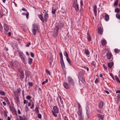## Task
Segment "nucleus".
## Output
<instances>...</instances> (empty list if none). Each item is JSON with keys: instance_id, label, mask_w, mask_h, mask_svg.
Returning <instances> with one entry per match:
<instances>
[{"instance_id": "obj_1", "label": "nucleus", "mask_w": 120, "mask_h": 120, "mask_svg": "<svg viewBox=\"0 0 120 120\" xmlns=\"http://www.w3.org/2000/svg\"><path fill=\"white\" fill-rule=\"evenodd\" d=\"M39 28V26L38 24H33L32 30V34L34 35H36V32L38 30Z\"/></svg>"}, {"instance_id": "obj_2", "label": "nucleus", "mask_w": 120, "mask_h": 120, "mask_svg": "<svg viewBox=\"0 0 120 120\" xmlns=\"http://www.w3.org/2000/svg\"><path fill=\"white\" fill-rule=\"evenodd\" d=\"M19 56L23 63L25 64H26L27 63L26 57L24 54L22 52H20L19 53Z\"/></svg>"}, {"instance_id": "obj_3", "label": "nucleus", "mask_w": 120, "mask_h": 120, "mask_svg": "<svg viewBox=\"0 0 120 120\" xmlns=\"http://www.w3.org/2000/svg\"><path fill=\"white\" fill-rule=\"evenodd\" d=\"M67 80L70 85H74L75 82L72 78L70 76H68L67 78Z\"/></svg>"}, {"instance_id": "obj_4", "label": "nucleus", "mask_w": 120, "mask_h": 120, "mask_svg": "<svg viewBox=\"0 0 120 120\" xmlns=\"http://www.w3.org/2000/svg\"><path fill=\"white\" fill-rule=\"evenodd\" d=\"M83 73L81 71L79 73L78 78L82 83H83L84 81V78L83 77Z\"/></svg>"}, {"instance_id": "obj_5", "label": "nucleus", "mask_w": 120, "mask_h": 120, "mask_svg": "<svg viewBox=\"0 0 120 120\" xmlns=\"http://www.w3.org/2000/svg\"><path fill=\"white\" fill-rule=\"evenodd\" d=\"M106 56L107 57L108 59L110 61L112 60L113 59V56L111 53L110 52H108L106 54Z\"/></svg>"}, {"instance_id": "obj_6", "label": "nucleus", "mask_w": 120, "mask_h": 120, "mask_svg": "<svg viewBox=\"0 0 120 120\" xmlns=\"http://www.w3.org/2000/svg\"><path fill=\"white\" fill-rule=\"evenodd\" d=\"M73 7L75 8L76 11H78L79 10V5L78 4L77 2L76 1H74V2Z\"/></svg>"}, {"instance_id": "obj_7", "label": "nucleus", "mask_w": 120, "mask_h": 120, "mask_svg": "<svg viewBox=\"0 0 120 120\" xmlns=\"http://www.w3.org/2000/svg\"><path fill=\"white\" fill-rule=\"evenodd\" d=\"M58 26H56L54 29L53 34V35L54 36V37H56L57 36L58 33Z\"/></svg>"}, {"instance_id": "obj_8", "label": "nucleus", "mask_w": 120, "mask_h": 120, "mask_svg": "<svg viewBox=\"0 0 120 120\" xmlns=\"http://www.w3.org/2000/svg\"><path fill=\"white\" fill-rule=\"evenodd\" d=\"M86 113L88 119H89L90 117V109L88 106H87L86 107Z\"/></svg>"}, {"instance_id": "obj_9", "label": "nucleus", "mask_w": 120, "mask_h": 120, "mask_svg": "<svg viewBox=\"0 0 120 120\" xmlns=\"http://www.w3.org/2000/svg\"><path fill=\"white\" fill-rule=\"evenodd\" d=\"M63 23L61 22H59L58 25V26H58V30L59 29H60L62 27H63Z\"/></svg>"}, {"instance_id": "obj_10", "label": "nucleus", "mask_w": 120, "mask_h": 120, "mask_svg": "<svg viewBox=\"0 0 120 120\" xmlns=\"http://www.w3.org/2000/svg\"><path fill=\"white\" fill-rule=\"evenodd\" d=\"M53 111L55 113H58L59 112V109L56 106H54L53 108Z\"/></svg>"}, {"instance_id": "obj_11", "label": "nucleus", "mask_w": 120, "mask_h": 120, "mask_svg": "<svg viewBox=\"0 0 120 120\" xmlns=\"http://www.w3.org/2000/svg\"><path fill=\"white\" fill-rule=\"evenodd\" d=\"M48 17V14L46 12L44 14V17L45 21V22H46L47 21V18Z\"/></svg>"}, {"instance_id": "obj_12", "label": "nucleus", "mask_w": 120, "mask_h": 120, "mask_svg": "<svg viewBox=\"0 0 120 120\" xmlns=\"http://www.w3.org/2000/svg\"><path fill=\"white\" fill-rule=\"evenodd\" d=\"M20 77L21 80H22L24 77V74L23 71H22L20 72Z\"/></svg>"}, {"instance_id": "obj_13", "label": "nucleus", "mask_w": 120, "mask_h": 120, "mask_svg": "<svg viewBox=\"0 0 120 120\" xmlns=\"http://www.w3.org/2000/svg\"><path fill=\"white\" fill-rule=\"evenodd\" d=\"M4 28L5 31L7 32H8V31L9 30V27L8 25L5 23L4 24Z\"/></svg>"}, {"instance_id": "obj_14", "label": "nucleus", "mask_w": 120, "mask_h": 120, "mask_svg": "<svg viewBox=\"0 0 120 120\" xmlns=\"http://www.w3.org/2000/svg\"><path fill=\"white\" fill-rule=\"evenodd\" d=\"M104 13L105 14V20L106 21H108L109 19V16L106 13Z\"/></svg>"}, {"instance_id": "obj_15", "label": "nucleus", "mask_w": 120, "mask_h": 120, "mask_svg": "<svg viewBox=\"0 0 120 120\" xmlns=\"http://www.w3.org/2000/svg\"><path fill=\"white\" fill-rule=\"evenodd\" d=\"M98 33L100 35L102 34L103 31L101 27H99L98 28Z\"/></svg>"}, {"instance_id": "obj_16", "label": "nucleus", "mask_w": 120, "mask_h": 120, "mask_svg": "<svg viewBox=\"0 0 120 120\" xmlns=\"http://www.w3.org/2000/svg\"><path fill=\"white\" fill-rule=\"evenodd\" d=\"M64 87L66 89H68L70 88V86L68 84L65 82H64L63 84Z\"/></svg>"}, {"instance_id": "obj_17", "label": "nucleus", "mask_w": 120, "mask_h": 120, "mask_svg": "<svg viewBox=\"0 0 120 120\" xmlns=\"http://www.w3.org/2000/svg\"><path fill=\"white\" fill-rule=\"evenodd\" d=\"M101 43L102 45L104 46L106 44L107 41L105 39H103L101 41Z\"/></svg>"}, {"instance_id": "obj_18", "label": "nucleus", "mask_w": 120, "mask_h": 120, "mask_svg": "<svg viewBox=\"0 0 120 120\" xmlns=\"http://www.w3.org/2000/svg\"><path fill=\"white\" fill-rule=\"evenodd\" d=\"M93 11L95 15L97 14V7L95 5L93 7Z\"/></svg>"}, {"instance_id": "obj_19", "label": "nucleus", "mask_w": 120, "mask_h": 120, "mask_svg": "<svg viewBox=\"0 0 120 120\" xmlns=\"http://www.w3.org/2000/svg\"><path fill=\"white\" fill-rule=\"evenodd\" d=\"M39 106L38 105H37L35 109V111L37 113H39Z\"/></svg>"}, {"instance_id": "obj_20", "label": "nucleus", "mask_w": 120, "mask_h": 120, "mask_svg": "<svg viewBox=\"0 0 120 120\" xmlns=\"http://www.w3.org/2000/svg\"><path fill=\"white\" fill-rule=\"evenodd\" d=\"M38 16L42 22H44V18L41 15H38Z\"/></svg>"}, {"instance_id": "obj_21", "label": "nucleus", "mask_w": 120, "mask_h": 120, "mask_svg": "<svg viewBox=\"0 0 120 120\" xmlns=\"http://www.w3.org/2000/svg\"><path fill=\"white\" fill-rule=\"evenodd\" d=\"M60 62L62 67L63 68H65V66L63 59L60 60Z\"/></svg>"}, {"instance_id": "obj_22", "label": "nucleus", "mask_w": 120, "mask_h": 120, "mask_svg": "<svg viewBox=\"0 0 120 120\" xmlns=\"http://www.w3.org/2000/svg\"><path fill=\"white\" fill-rule=\"evenodd\" d=\"M114 63L113 62H110L108 63V65L110 68H111L112 66L113 65Z\"/></svg>"}, {"instance_id": "obj_23", "label": "nucleus", "mask_w": 120, "mask_h": 120, "mask_svg": "<svg viewBox=\"0 0 120 120\" xmlns=\"http://www.w3.org/2000/svg\"><path fill=\"white\" fill-rule=\"evenodd\" d=\"M103 102L101 101L98 104V107L100 109H101L103 106Z\"/></svg>"}, {"instance_id": "obj_24", "label": "nucleus", "mask_w": 120, "mask_h": 120, "mask_svg": "<svg viewBox=\"0 0 120 120\" xmlns=\"http://www.w3.org/2000/svg\"><path fill=\"white\" fill-rule=\"evenodd\" d=\"M10 109L11 111L15 112H16V110L14 108L13 106H10Z\"/></svg>"}, {"instance_id": "obj_25", "label": "nucleus", "mask_w": 120, "mask_h": 120, "mask_svg": "<svg viewBox=\"0 0 120 120\" xmlns=\"http://www.w3.org/2000/svg\"><path fill=\"white\" fill-rule=\"evenodd\" d=\"M97 116L98 118H99L101 120H103V116L100 114H97Z\"/></svg>"}, {"instance_id": "obj_26", "label": "nucleus", "mask_w": 120, "mask_h": 120, "mask_svg": "<svg viewBox=\"0 0 120 120\" xmlns=\"http://www.w3.org/2000/svg\"><path fill=\"white\" fill-rule=\"evenodd\" d=\"M33 60V59L30 58H29L28 59V63L29 64H31Z\"/></svg>"}, {"instance_id": "obj_27", "label": "nucleus", "mask_w": 120, "mask_h": 120, "mask_svg": "<svg viewBox=\"0 0 120 120\" xmlns=\"http://www.w3.org/2000/svg\"><path fill=\"white\" fill-rule=\"evenodd\" d=\"M82 109H79L78 111L77 112V113L80 116L82 115Z\"/></svg>"}, {"instance_id": "obj_28", "label": "nucleus", "mask_w": 120, "mask_h": 120, "mask_svg": "<svg viewBox=\"0 0 120 120\" xmlns=\"http://www.w3.org/2000/svg\"><path fill=\"white\" fill-rule=\"evenodd\" d=\"M87 38L88 40L89 41H91V38L90 35L88 33H87Z\"/></svg>"}, {"instance_id": "obj_29", "label": "nucleus", "mask_w": 120, "mask_h": 120, "mask_svg": "<svg viewBox=\"0 0 120 120\" xmlns=\"http://www.w3.org/2000/svg\"><path fill=\"white\" fill-rule=\"evenodd\" d=\"M67 60L70 65H72L71 61L70 60V59L68 58H67Z\"/></svg>"}, {"instance_id": "obj_30", "label": "nucleus", "mask_w": 120, "mask_h": 120, "mask_svg": "<svg viewBox=\"0 0 120 120\" xmlns=\"http://www.w3.org/2000/svg\"><path fill=\"white\" fill-rule=\"evenodd\" d=\"M85 53L87 55H89L90 54V52L87 49H86L85 51Z\"/></svg>"}, {"instance_id": "obj_31", "label": "nucleus", "mask_w": 120, "mask_h": 120, "mask_svg": "<svg viewBox=\"0 0 120 120\" xmlns=\"http://www.w3.org/2000/svg\"><path fill=\"white\" fill-rule=\"evenodd\" d=\"M91 64L94 67H96V63L94 61H92Z\"/></svg>"}, {"instance_id": "obj_32", "label": "nucleus", "mask_w": 120, "mask_h": 120, "mask_svg": "<svg viewBox=\"0 0 120 120\" xmlns=\"http://www.w3.org/2000/svg\"><path fill=\"white\" fill-rule=\"evenodd\" d=\"M119 0H116V1H115L114 4V5L115 6H116L118 4Z\"/></svg>"}, {"instance_id": "obj_33", "label": "nucleus", "mask_w": 120, "mask_h": 120, "mask_svg": "<svg viewBox=\"0 0 120 120\" xmlns=\"http://www.w3.org/2000/svg\"><path fill=\"white\" fill-rule=\"evenodd\" d=\"M115 77L116 79V81H117V82L119 83H120V81L118 77L116 76H115Z\"/></svg>"}, {"instance_id": "obj_34", "label": "nucleus", "mask_w": 120, "mask_h": 120, "mask_svg": "<svg viewBox=\"0 0 120 120\" xmlns=\"http://www.w3.org/2000/svg\"><path fill=\"white\" fill-rule=\"evenodd\" d=\"M15 101L17 103H18L19 102V99L18 97H16L15 99Z\"/></svg>"}, {"instance_id": "obj_35", "label": "nucleus", "mask_w": 120, "mask_h": 120, "mask_svg": "<svg viewBox=\"0 0 120 120\" xmlns=\"http://www.w3.org/2000/svg\"><path fill=\"white\" fill-rule=\"evenodd\" d=\"M120 11V9L118 8H117L115 9V12L118 13H119Z\"/></svg>"}, {"instance_id": "obj_36", "label": "nucleus", "mask_w": 120, "mask_h": 120, "mask_svg": "<svg viewBox=\"0 0 120 120\" xmlns=\"http://www.w3.org/2000/svg\"><path fill=\"white\" fill-rule=\"evenodd\" d=\"M64 54L65 56H66L67 58H68V53H67L66 51H65L64 52Z\"/></svg>"}, {"instance_id": "obj_37", "label": "nucleus", "mask_w": 120, "mask_h": 120, "mask_svg": "<svg viewBox=\"0 0 120 120\" xmlns=\"http://www.w3.org/2000/svg\"><path fill=\"white\" fill-rule=\"evenodd\" d=\"M0 94H1L3 95H4L5 94V93L4 91H2L0 90Z\"/></svg>"}, {"instance_id": "obj_38", "label": "nucleus", "mask_w": 120, "mask_h": 120, "mask_svg": "<svg viewBox=\"0 0 120 120\" xmlns=\"http://www.w3.org/2000/svg\"><path fill=\"white\" fill-rule=\"evenodd\" d=\"M116 17L119 20H120V14H116Z\"/></svg>"}, {"instance_id": "obj_39", "label": "nucleus", "mask_w": 120, "mask_h": 120, "mask_svg": "<svg viewBox=\"0 0 120 120\" xmlns=\"http://www.w3.org/2000/svg\"><path fill=\"white\" fill-rule=\"evenodd\" d=\"M114 50L116 53H118L120 52V50L117 49H115Z\"/></svg>"}, {"instance_id": "obj_40", "label": "nucleus", "mask_w": 120, "mask_h": 120, "mask_svg": "<svg viewBox=\"0 0 120 120\" xmlns=\"http://www.w3.org/2000/svg\"><path fill=\"white\" fill-rule=\"evenodd\" d=\"M48 81V80L47 79H46L45 81H44L42 83V84L43 85L47 83Z\"/></svg>"}, {"instance_id": "obj_41", "label": "nucleus", "mask_w": 120, "mask_h": 120, "mask_svg": "<svg viewBox=\"0 0 120 120\" xmlns=\"http://www.w3.org/2000/svg\"><path fill=\"white\" fill-rule=\"evenodd\" d=\"M59 55L60 57L61 58V60H63V56L62 52H61L59 53Z\"/></svg>"}, {"instance_id": "obj_42", "label": "nucleus", "mask_w": 120, "mask_h": 120, "mask_svg": "<svg viewBox=\"0 0 120 120\" xmlns=\"http://www.w3.org/2000/svg\"><path fill=\"white\" fill-rule=\"evenodd\" d=\"M17 70L19 72H21L22 71H23L22 70L21 68L19 67L18 68H17Z\"/></svg>"}, {"instance_id": "obj_43", "label": "nucleus", "mask_w": 120, "mask_h": 120, "mask_svg": "<svg viewBox=\"0 0 120 120\" xmlns=\"http://www.w3.org/2000/svg\"><path fill=\"white\" fill-rule=\"evenodd\" d=\"M32 98V97L29 95H27L26 97V98L28 100H30Z\"/></svg>"}, {"instance_id": "obj_44", "label": "nucleus", "mask_w": 120, "mask_h": 120, "mask_svg": "<svg viewBox=\"0 0 120 120\" xmlns=\"http://www.w3.org/2000/svg\"><path fill=\"white\" fill-rule=\"evenodd\" d=\"M25 109L26 111H28L29 110V109L28 107H27V105H26V106L25 107Z\"/></svg>"}, {"instance_id": "obj_45", "label": "nucleus", "mask_w": 120, "mask_h": 120, "mask_svg": "<svg viewBox=\"0 0 120 120\" xmlns=\"http://www.w3.org/2000/svg\"><path fill=\"white\" fill-rule=\"evenodd\" d=\"M80 4L81 7V8H82V7L83 6V1L82 0H80Z\"/></svg>"}, {"instance_id": "obj_46", "label": "nucleus", "mask_w": 120, "mask_h": 120, "mask_svg": "<svg viewBox=\"0 0 120 120\" xmlns=\"http://www.w3.org/2000/svg\"><path fill=\"white\" fill-rule=\"evenodd\" d=\"M52 112L53 113V115L55 117H56L57 116V115L56 114V113H55V112H54L53 110H52Z\"/></svg>"}, {"instance_id": "obj_47", "label": "nucleus", "mask_w": 120, "mask_h": 120, "mask_svg": "<svg viewBox=\"0 0 120 120\" xmlns=\"http://www.w3.org/2000/svg\"><path fill=\"white\" fill-rule=\"evenodd\" d=\"M45 71L47 74H48L49 75H50V72L47 69H46Z\"/></svg>"}, {"instance_id": "obj_48", "label": "nucleus", "mask_w": 120, "mask_h": 120, "mask_svg": "<svg viewBox=\"0 0 120 120\" xmlns=\"http://www.w3.org/2000/svg\"><path fill=\"white\" fill-rule=\"evenodd\" d=\"M56 11V9H52V13L53 14H55Z\"/></svg>"}, {"instance_id": "obj_49", "label": "nucleus", "mask_w": 120, "mask_h": 120, "mask_svg": "<svg viewBox=\"0 0 120 120\" xmlns=\"http://www.w3.org/2000/svg\"><path fill=\"white\" fill-rule=\"evenodd\" d=\"M80 120H84V117L82 115H80Z\"/></svg>"}, {"instance_id": "obj_50", "label": "nucleus", "mask_w": 120, "mask_h": 120, "mask_svg": "<svg viewBox=\"0 0 120 120\" xmlns=\"http://www.w3.org/2000/svg\"><path fill=\"white\" fill-rule=\"evenodd\" d=\"M30 42H28L27 44L26 45V46L27 47H28L29 45H30Z\"/></svg>"}, {"instance_id": "obj_51", "label": "nucleus", "mask_w": 120, "mask_h": 120, "mask_svg": "<svg viewBox=\"0 0 120 120\" xmlns=\"http://www.w3.org/2000/svg\"><path fill=\"white\" fill-rule=\"evenodd\" d=\"M38 114V117L39 118H41V114Z\"/></svg>"}, {"instance_id": "obj_52", "label": "nucleus", "mask_w": 120, "mask_h": 120, "mask_svg": "<svg viewBox=\"0 0 120 120\" xmlns=\"http://www.w3.org/2000/svg\"><path fill=\"white\" fill-rule=\"evenodd\" d=\"M78 105L79 109H82L81 105L80 104L78 103Z\"/></svg>"}, {"instance_id": "obj_53", "label": "nucleus", "mask_w": 120, "mask_h": 120, "mask_svg": "<svg viewBox=\"0 0 120 120\" xmlns=\"http://www.w3.org/2000/svg\"><path fill=\"white\" fill-rule=\"evenodd\" d=\"M28 85L30 86H33V83L31 82L28 83Z\"/></svg>"}, {"instance_id": "obj_54", "label": "nucleus", "mask_w": 120, "mask_h": 120, "mask_svg": "<svg viewBox=\"0 0 120 120\" xmlns=\"http://www.w3.org/2000/svg\"><path fill=\"white\" fill-rule=\"evenodd\" d=\"M5 101L7 103H10V102L8 100L7 98H6L5 99Z\"/></svg>"}, {"instance_id": "obj_55", "label": "nucleus", "mask_w": 120, "mask_h": 120, "mask_svg": "<svg viewBox=\"0 0 120 120\" xmlns=\"http://www.w3.org/2000/svg\"><path fill=\"white\" fill-rule=\"evenodd\" d=\"M4 115L7 117V115L6 113V111H4Z\"/></svg>"}, {"instance_id": "obj_56", "label": "nucleus", "mask_w": 120, "mask_h": 120, "mask_svg": "<svg viewBox=\"0 0 120 120\" xmlns=\"http://www.w3.org/2000/svg\"><path fill=\"white\" fill-rule=\"evenodd\" d=\"M31 56L33 57H34V54L32 52H31L30 53Z\"/></svg>"}, {"instance_id": "obj_57", "label": "nucleus", "mask_w": 120, "mask_h": 120, "mask_svg": "<svg viewBox=\"0 0 120 120\" xmlns=\"http://www.w3.org/2000/svg\"><path fill=\"white\" fill-rule=\"evenodd\" d=\"M59 97L60 99L61 102V103H62L63 102V101L62 100V99L61 97L60 96H59Z\"/></svg>"}, {"instance_id": "obj_58", "label": "nucleus", "mask_w": 120, "mask_h": 120, "mask_svg": "<svg viewBox=\"0 0 120 120\" xmlns=\"http://www.w3.org/2000/svg\"><path fill=\"white\" fill-rule=\"evenodd\" d=\"M19 119L20 120H23V117L20 116H19Z\"/></svg>"}, {"instance_id": "obj_59", "label": "nucleus", "mask_w": 120, "mask_h": 120, "mask_svg": "<svg viewBox=\"0 0 120 120\" xmlns=\"http://www.w3.org/2000/svg\"><path fill=\"white\" fill-rule=\"evenodd\" d=\"M26 18L27 19H28L29 17V13L27 12V13L25 14Z\"/></svg>"}, {"instance_id": "obj_60", "label": "nucleus", "mask_w": 120, "mask_h": 120, "mask_svg": "<svg viewBox=\"0 0 120 120\" xmlns=\"http://www.w3.org/2000/svg\"><path fill=\"white\" fill-rule=\"evenodd\" d=\"M103 68L106 70L107 69V67L105 66L104 64H103Z\"/></svg>"}, {"instance_id": "obj_61", "label": "nucleus", "mask_w": 120, "mask_h": 120, "mask_svg": "<svg viewBox=\"0 0 120 120\" xmlns=\"http://www.w3.org/2000/svg\"><path fill=\"white\" fill-rule=\"evenodd\" d=\"M34 107V103H33L32 105L31 106L30 108L31 109H33Z\"/></svg>"}, {"instance_id": "obj_62", "label": "nucleus", "mask_w": 120, "mask_h": 120, "mask_svg": "<svg viewBox=\"0 0 120 120\" xmlns=\"http://www.w3.org/2000/svg\"><path fill=\"white\" fill-rule=\"evenodd\" d=\"M18 113L19 114H21V112L19 109H18Z\"/></svg>"}, {"instance_id": "obj_63", "label": "nucleus", "mask_w": 120, "mask_h": 120, "mask_svg": "<svg viewBox=\"0 0 120 120\" xmlns=\"http://www.w3.org/2000/svg\"><path fill=\"white\" fill-rule=\"evenodd\" d=\"M2 16H3L2 13L1 12H0V18H1L2 17Z\"/></svg>"}, {"instance_id": "obj_64", "label": "nucleus", "mask_w": 120, "mask_h": 120, "mask_svg": "<svg viewBox=\"0 0 120 120\" xmlns=\"http://www.w3.org/2000/svg\"><path fill=\"white\" fill-rule=\"evenodd\" d=\"M22 11H27L24 8H23L22 9Z\"/></svg>"}]
</instances>
